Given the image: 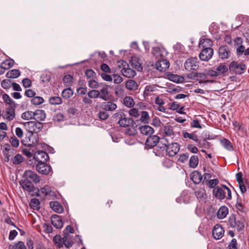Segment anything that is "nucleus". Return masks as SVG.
<instances>
[{"label": "nucleus", "mask_w": 249, "mask_h": 249, "mask_svg": "<svg viewBox=\"0 0 249 249\" xmlns=\"http://www.w3.org/2000/svg\"><path fill=\"white\" fill-rule=\"evenodd\" d=\"M198 164V158L197 156L193 155L189 160V166L191 168H196Z\"/></svg>", "instance_id": "obj_40"}, {"label": "nucleus", "mask_w": 249, "mask_h": 249, "mask_svg": "<svg viewBox=\"0 0 249 249\" xmlns=\"http://www.w3.org/2000/svg\"><path fill=\"white\" fill-rule=\"evenodd\" d=\"M34 119L36 121L44 120L46 118V113L43 110L37 109L34 112Z\"/></svg>", "instance_id": "obj_25"}, {"label": "nucleus", "mask_w": 249, "mask_h": 249, "mask_svg": "<svg viewBox=\"0 0 249 249\" xmlns=\"http://www.w3.org/2000/svg\"><path fill=\"white\" fill-rule=\"evenodd\" d=\"M130 63L131 65L138 71L142 70V67L139 62V59L136 56H132L131 58Z\"/></svg>", "instance_id": "obj_30"}, {"label": "nucleus", "mask_w": 249, "mask_h": 249, "mask_svg": "<svg viewBox=\"0 0 249 249\" xmlns=\"http://www.w3.org/2000/svg\"><path fill=\"white\" fill-rule=\"evenodd\" d=\"M126 116V115L124 112L119 111L115 113L113 117L115 121H118V123L123 120L124 118H125Z\"/></svg>", "instance_id": "obj_45"}, {"label": "nucleus", "mask_w": 249, "mask_h": 249, "mask_svg": "<svg viewBox=\"0 0 249 249\" xmlns=\"http://www.w3.org/2000/svg\"><path fill=\"white\" fill-rule=\"evenodd\" d=\"M229 213V210L226 206L221 207L217 212V218H225Z\"/></svg>", "instance_id": "obj_33"}, {"label": "nucleus", "mask_w": 249, "mask_h": 249, "mask_svg": "<svg viewBox=\"0 0 249 249\" xmlns=\"http://www.w3.org/2000/svg\"><path fill=\"white\" fill-rule=\"evenodd\" d=\"M125 87L129 90H135L138 89V84L134 80L130 79L126 82Z\"/></svg>", "instance_id": "obj_31"}, {"label": "nucleus", "mask_w": 249, "mask_h": 249, "mask_svg": "<svg viewBox=\"0 0 249 249\" xmlns=\"http://www.w3.org/2000/svg\"><path fill=\"white\" fill-rule=\"evenodd\" d=\"M234 44L236 48V55L238 56L242 55L245 49L243 45V39L241 37H236L234 40Z\"/></svg>", "instance_id": "obj_12"}, {"label": "nucleus", "mask_w": 249, "mask_h": 249, "mask_svg": "<svg viewBox=\"0 0 249 249\" xmlns=\"http://www.w3.org/2000/svg\"><path fill=\"white\" fill-rule=\"evenodd\" d=\"M37 171L43 175H48L52 171L51 166L46 162L38 163L36 165Z\"/></svg>", "instance_id": "obj_11"}, {"label": "nucleus", "mask_w": 249, "mask_h": 249, "mask_svg": "<svg viewBox=\"0 0 249 249\" xmlns=\"http://www.w3.org/2000/svg\"><path fill=\"white\" fill-rule=\"evenodd\" d=\"M86 76L88 78L94 79L96 77V73L92 70H88L85 72Z\"/></svg>", "instance_id": "obj_54"}, {"label": "nucleus", "mask_w": 249, "mask_h": 249, "mask_svg": "<svg viewBox=\"0 0 249 249\" xmlns=\"http://www.w3.org/2000/svg\"><path fill=\"white\" fill-rule=\"evenodd\" d=\"M117 108V105L111 102H107L105 106H104V109L107 111H113L115 110Z\"/></svg>", "instance_id": "obj_48"}, {"label": "nucleus", "mask_w": 249, "mask_h": 249, "mask_svg": "<svg viewBox=\"0 0 249 249\" xmlns=\"http://www.w3.org/2000/svg\"><path fill=\"white\" fill-rule=\"evenodd\" d=\"M48 154L42 150H38L35 152L34 156V159L38 163L46 162L49 160Z\"/></svg>", "instance_id": "obj_10"}, {"label": "nucleus", "mask_w": 249, "mask_h": 249, "mask_svg": "<svg viewBox=\"0 0 249 249\" xmlns=\"http://www.w3.org/2000/svg\"><path fill=\"white\" fill-rule=\"evenodd\" d=\"M228 71V67L225 64H221L216 68V71L218 73H224Z\"/></svg>", "instance_id": "obj_51"}, {"label": "nucleus", "mask_w": 249, "mask_h": 249, "mask_svg": "<svg viewBox=\"0 0 249 249\" xmlns=\"http://www.w3.org/2000/svg\"><path fill=\"white\" fill-rule=\"evenodd\" d=\"M139 130L142 134L146 136H150L154 133V129L147 125L141 126L139 127Z\"/></svg>", "instance_id": "obj_22"}, {"label": "nucleus", "mask_w": 249, "mask_h": 249, "mask_svg": "<svg viewBox=\"0 0 249 249\" xmlns=\"http://www.w3.org/2000/svg\"><path fill=\"white\" fill-rule=\"evenodd\" d=\"M218 53L220 58L222 59H225L229 57L231 54V52L228 46L225 45L219 48L218 50Z\"/></svg>", "instance_id": "obj_18"}, {"label": "nucleus", "mask_w": 249, "mask_h": 249, "mask_svg": "<svg viewBox=\"0 0 249 249\" xmlns=\"http://www.w3.org/2000/svg\"><path fill=\"white\" fill-rule=\"evenodd\" d=\"M9 249H27L24 243L22 241H18L10 244Z\"/></svg>", "instance_id": "obj_36"}, {"label": "nucleus", "mask_w": 249, "mask_h": 249, "mask_svg": "<svg viewBox=\"0 0 249 249\" xmlns=\"http://www.w3.org/2000/svg\"><path fill=\"white\" fill-rule=\"evenodd\" d=\"M98 117L101 120H105L108 118L109 114L106 110L102 111L99 113Z\"/></svg>", "instance_id": "obj_61"}, {"label": "nucleus", "mask_w": 249, "mask_h": 249, "mask_svg": "<svg viewBox=\"0 0 249 249\" xmlns=\"http://www.w3.org/2000/svg\"><path fill=\"white\" fill-rule=\"evenodd\" d=\"M164 145L166 147V153L169 157H174L179 151L180 146L178 143H172L168 145L166 144Z\"/></svg>", "instance_id": "obj_8"}, {"label": "nucleus", "mask_w": 249, "mask_h": 249, "mask_svg": "<svg viewBox=\"0 0 249 249\" xmlns=\"http://www.w3.org/2000/svg\"><path fill=\"white\" fill-rule=\"evenodd\" d=\"M16 106H6L5 109L2 111V117L6 121H11L15 117Z\"/></svg>", "instance_id": "obj_3"}, {"label": "nucleus", "mask_w": 249, "mask_h": 249, "mask_svg": "<svg viewBox=\"0 0 249 249\" xmlns=\"http://www.w3.org/2000/svg\"><path fill=\"white\" fill-rule=\"evenodd\" d=\"M188 77L189 79H196L199 80L200 84H206L208 83H213V81L212 80H206L207 78L206 73H194L192 72L188 75Z\"/></svg>", "instance_id": "obj_5"}, {"label": "nucleus", "mask_w": 249, "mask_h": 249, "mask_svg": "<svg viewBox=\"0 0 249 249\" xmlns=\"http://www.w3.org/2000/svg\"><path fill=\"white\" fill-rule=\"evenodd\" d=\"M50 207L56 213H60L63 211V208L62 205L57 201H53L50 202Z\"/></svg>", "instance_id": "obj_23"}, {"label": "nucleus", "mask_w": 249, "mask_h": 249, "mask_svg": "<svg viewBox=\"0 0 249 249\" xmlns=\"http://www.w3.org/2000/svg\"><path fill=\"white\" fill-rule=\"evenodd\" d=\"M72 95L73 91L70 88L65 89L62 92V95L66 99L70 98Z\"/></svg>", "instance_id": "obj_49"}, {"label": "nucleus", "mask_w": 249, "mask_h": 249, "mask_svg": "<svg viewBox=\"0 0 249 249\" xmlns=\"http://www.w3.org/2000/svg\"><path fill=\"white\" fill-rule=\"evenodd\" d=\"M100 92V98L101 99L107 100V95L108 94V90L107 88H102Z\"/></svg>", "instance_id": "obj_52"}, {"label": "nucleus", "mask_w": 249, "mask_h": 249, "mask_svg": "<svg viewBox=\"0 0 249 249\" xmlns=\"http://www.w3.org/2000/svg\"><path fill=\"white\" fill-rule=\"evenodd\" d=\"M34 112L27 111L21 114V118L24 120H30L34 119Z\"/></svg>", "instance_id": "obj_46"}, {"label": "nucleus", "mask_w": 249, "mask_h": 249, "mask_svg": "<svg viewBox=\"0 0 249 249\" xmlns=\"http://www.w3.org/2000/svg\"><path fill=\"white\" fill-rule=\"evenodd\" d=\"M88 96L91 98L100 97V92L97 90H92L88 92Z\"/></svg>", "instance_id": "obj_53"}, {"label": "nucleus", "mask_w": 249, "mask_h": 249, "mask_svg": "<svg viewBox=\"0 0 249 249\" xmlns=\"http://www.w3.org/2000/svg\"><path fill=\"white\" fill-rule=\"evenodd\" d=\"M113 79V82L116 84H119L122 82L123 81V78L122 77L116 74L112 75V80Z\"/></svg>", "instance_id": "obj_60"}, {"label": "nucleus", "mask_w": 249, "mask_h": 249, "mask_svg": "<svg viewBox=\"0 0 249 249\" xmlns=\"http://www.w3.org/2000/svg\"><path fill=\"white\" fill-rule=\"evenodd\" d=\"M14 61L12 59H6L0 64V68L3 70H6L13 66Z\"/></svg>", "instance_id": "obj_35"}, {"label": "nucleus", "mask_w": 249, "mask_h": 249, "mask_svg": "<svg viewBox=\"0 0 249 249\" xmlns=\"http://www.w3.org/2000/svg\"><path fill=\"white\" fill-rule=\"evenodd\" d=\"M88 85L92 89H97L99 87V84L94 79L89 80Z\"/></svg>", "instance_id": "obj_57"}, {"label": "nucleus", "mask_w": 249, "mask_h": 249, "mask_svg": "<svg viewBox=\"0 0 249 249\" xmlns=\"http://www.w3.org/2000/svg\"><path fill=\"white\" fill-rule=\"evenodd\" d=\"M122 73L124 76L128 78H132L134 77L136 73L135 71L130 68H124L121 70Z\"/></svg>", "instance_id": "obj_26"}, {"label": "nucleus", "mask_w": 249, "mask_h": 249, "mask_svg": "<svg viewBox=\"0 0 249 249\" xmlns=\"http://www.w3.org/2000/svg\"><path fill=\"white\" fill-rule=\"evenodd\" d=\"M9 141L12 146L18 147L19 146V141L15 136L12 137Z\"/></svg>", "instance_id": "obj_58"}, {"label": "nucleus", "mask_w": 249, "mask_h": 249, "mask_svg": "<svg viewBox=\"0 0 249 249\" xmlns=\"http://www.w3.org/2000/svg\"><path fill=\"white\" fill-rule=\"evenodd\" d=\"M52 224L56 229H61L64 224L62 219H51Z\"/></svg>", "instance_id": "obj_39"}, {"label": "nucleus", "mask_w": 249, "mask_h": 249, "mask_svg": "<svg viewBox=\"0 0 249 249\" xmlns=\"http://www.w3.org/2000/svg\"><path fill=\"white\" fill-rule=\"evenodd\" d=\"M129 115L135 118H138L139 116L138 110L136 108H132L129 110Z\"/></svg>", "instance_id": "obj_59"}, {"label": "nucleus", "mask_w": 249, "mask_h": 249, "mask_svg": "<svg viewBox=\"0 0 249 249\" xmlns=\"http://www.w3.org/2000/svg\"><path fill=\"white\" fill-rule=\"evenodd\" d=\"M161 131L164 137H173L174 135L173 127L169 125H164L162 128Z\"/></svg>", "instance_id": "obj_24"}, {"label": "nucleus", "mask_w": 249, "mask_h": 249, "mask_svg": "<svg viewBox=\"0 0 249 249\" xmlns=\"http://www.w3.org/2000/svg\"><path fill=\"white\" fill-rule=\"evenodd\" d=\"M168 78L174 82L181 83L184 81V78L182 76L177 74H169L167 75Z\"/></svg>", "instance_id": "obj_32"}, {"label": "nucleus", "mask_w": 249, "mask_h": 249, "mask_svg": "<svg viewBox=\"0 0 249 249\" xmlns=\"http://www.w3.org/2000/svg\"><path fill=\"white\" fill-rule=\"evenodd\" d=\"M141 122L145 124L148 123L150 121V116L148 112L143 111L141 113V116L140 118Z\"/></svg>", "instance_id": "obj_42"}, {"label": "nucleus", "mask_w": 249, "mask_h": 249, "mask_svg": "<svg viewBox=\"0 0 249 249\" xmlns=\"http://www.w3.org/2000/svg\"><path fill=\"white\" fill-rule=\"evenodd\" d=\"M213 54V50L212 48H204L202 49L199 57L201 60L207 61L212 57Z\"/></svg>", "instance_id": "obj_9"}, {"label": "nucleus", "mask_w": 249, "mask_h": 249, "mask_svg": "<svg viewBox=\"0 0 249 249\" xmlns=\"http://www.w3.org/2000/svg\"><path fill=\"white\" fill-rule=\"evenodd\" d=\"M2 99L4 102L6 103V106H15L16 104L14 101L7 94L5 93L2 95Z\"/></svg>", "instance_id": "obj_38"}, {"label": "nucleus", "mask_w": 249, "mask_h": 249, "mask_svg": "<svg viewBox=\"0 0 249 249\" xmlns=\"http://www.w3.org/2000/svg\"><path fill=\"white\" fill-rule=\"evenodd\" d=\"M26 130L33 133L37 134L43 128V124L38 121H30L23 123Z\"/></svg>", "instance_id": "obj_2"}, {"label": "nucleus", "mask_w": 249, "mask_h": 249, "mask_svg": "<svg viewBox=\"0 0 249 249\" xmlns=\"http://www.w3.org/2000/svg\"><path fill=\"white\" fill-rule=\"evenodd\" d=\"M23 178H26L27 180H31V182L37 183L40 181L39 177L34 172L31 170H27L25 171L23 175Z\"/></svg>", "instance_id": "obj_13"}, {"label": "nucleus", "mask_w": 249, "mask_h": 249, "mask_svg": "<svg viewBox=\"0 0 249 249\" xmlns=\"http://www.w3.org/2000/svg\"><path fill=\"white\" fill-rule=\"evenodd\" d=\"M189 155L187 153H183L180 155L179 157L178 158V161L181 162H184L186 161L189 158Z\"/></svg>", "instance_id": "obj_64"}, {"label": "nucleus", "mask_w": 249, "mask_h": 249, "mask_svg": "<svg viewBox=\"0 0 249 249\" xmlns=\"http://www.w3.org/2000/svg\"><path fill=\"white\" fill-rule=\"evenodd\" d=\"M62 101L60 97L58 96L51 97L49 99V103L51 105H56L62 103Z\"/></svg>", "instance_id": "obj_43"}, {"label": "nucleus", "mask_w": 249, "mask_h": 249, "mask_svg": "<svg viewBox=\"0 0 249 249\" xmlns=\"http://www.w3.org/2000/svg\"><path fill=\"white\" fill-rule=\"evenodd\" d=\"M169 62L167 60L161 59L156 62V68L158 70L163 71L166 70L169 68Z\"/></svg>", "instance_id": "obj_17"}, {"label": "nucleus", "mask_w": 249, "mask_h": 249, "mask_svg": "<svg viewBox=\"0 0 249 249\" xmlns=\"http://www.w3.org/2000/svg\"><path fill=\"white\" fill-rule=\"evenodd\" d=\"M38 140V135L37 134L28 132L23 140V142L27 146H32L37 143Z\"/></svg>", "instance_id": "obj_6"}, {"label": "nucleus", "mask_w": 249, "mask_h": 249, "mask_svg": "<svg viewBox=\"0 0 249 249\" xmlns=\"http://www.w3.org/2000/svg\"><path fill=\"white\" fill-rule=\"evenodd\" d=\"M198 67V61L197 57H190L186 60L184 63V67L188 71L196 70Z\"/></svg>", "instance_id": "obj_7"}, {"label": "nucleus", "mask_w": 249, "mask_h": 249, "mask_svg": "<svg viewBox=\"0 0 249 249\" xmlns=\"http://www.w3.org/2000/svg\"><path fill=\"white\" fill-rule=\"evenodd\" d=\"M159 140L160 138L156 135L150 136L146 141V145L150 147H154L157 145Z\"/></svg>", "instance_id": "obj_21"}, {"label": "nucleus", "mask_w": 249, "mask_h": 249, "mask_svg": "<svg viewBox=\"0 0 249 249\" xmlns=\"http://www.w3.org/2000/svg\"><path fill=\"white\" fill-rule=\"evenodd\" d=\"M213 194L217 199H223L225 197L226 191L222 186H217L213 189Z\"/></svg>", "instance_id": "obj_19"}, {"label": "nucleus", "mask_w": 249, "mask_h": 249, "mask_svg": "<svg viewBox=\"0 0 249 249\" xmlns=\"http://www.w3.org/2000/svg\"><path fill=\"white\" fill-rule=\"evenodd\" d=\"M133 122V119L126 116L120 122H118V124L121 127H127L131 125Z\"/></svg>", "instance_id": "obj_34"}, {"label": "nucleus", "mask_w": 249, "mask_h": 249, "mask_svg": "<svg viewBox=\"0 0 249 249\" xmlns=\"http://www.w3.org/2000/svg\"><path fill=\"white\" fill-rule=\"evenodd\" d=\"M202 178L203 176L199 172L195 171L192 173L191 179L194 183L199 184L202 181Z\"/></svg>", "instance_id": "obj_28"}, {"label": "nucleus", "mask_w": 249, "mask_h": 249, "mask_svg": "<svg viewBox=\"0 0 249 249\" xmlns=\"http://www.w3.org/2000/svg\"><path fill=\"white\" fill-rule=\"evenodd\" d=\"M246 69V66L242 63H239L237 62L233 61L229 66V70L231 72L237 74L243 73Z\"/></svg>", "instance_id": "obj_4"}, {"label": "nucleus", "mask_w": 249, "mask_h": 249, "mask_svg": "<svg viewBox=\"0 0 249 249\" xmlns=\"http://www.w3.org/2000/svg\"><path fill=\"white\" fill-rule=\"evenodd\" d=\"M36 196L47 199H56L57 198L55 192L53 191L51 188L48 185H45L38 189L36 193Z\"/></svg>", "instance_id": "obj_1"}, {"label": "nucleus", "mask_w": 249, "mask_h": 249, "mask_svg": "<svg viewBox=\"0 0 249 249\" xmlns=\"http://www.w3.org/2000/svg\"><path fill=\"white\" fill-rule=\"evenodd\" d=\"M183 136L184 138H188L192 140L197 143V145L199 147H201L200 141L198 139V136L195 134V133H188L187 132L183 131L182 132Z\"/></svg>", "instance_id": "obj_20"}, {"label": "nucleus", "mask_w": 249, "mask_h": 249, "mask_svg": "<svg viewBox=\"0 0 249 249\" xmlns=\"http://www.w3.org/2000/svg\"><path fill=\"white\" fill-rule=\"evenodd\" d=\"M20 75V71L17 69H13L9 71L6 74L8 78L15 79L18 77Z\"/></svg>", "instance_id": "obj_29"}, {"label": "nucleus", "mask_w": 249, "mask_h": 249, "mask_svg": "<svg viewBox=\"0 0 249 249\" xmlns=\"http://www.w3.org/2000/svg\"><path fill=\"white\" fill-rule=\"evenodd\" d=\"M190 125L192 127L197 128L201 129L202 126L200 125L199 122L197 119H194L192 122L191 123Z\"/></svg>", "instance_id": "obj_63"}, {"label": "nucleus", "mask_w": 249, "mask_h": 249, "mask_svg": "<svg viewBox=\"0 0 249 249\" xmlns=\"http://www.w3.org/2000/svg\"><path fill=\"white\" fill-rule=\"evenodd\" d=\"M212 233L213 238L216 240H218L223 236L224 230L220 225L216 224L213 227Z\"/></svg>", "instance_id": "obj_14"}, {"label": "nucleus", "mask_w": 249, "mask_h": 249, "mask_svg": "<svg viewBox=\"0 0 249 249\" xmlns=\"http://www.w3.org/2000/svg\"><path fill=\"white\" fill-rule=\"evenodd\" d=\"M29 205L32 209L37 210L40 208V202L36 198H33L30 201Z\"/></svg>", "instance_id": "obj_41"}, {"label": "nucleus", "mask_w": 249, "mask_h": 249, "mask_svg": "<svg viewBox=\"0 0 249 249\" xmlns=\"http://www.w3.org/2000/svg\"><path fill=\"white\" fill-rule=\"evenodd\" d=\"M213 45V41L209 38H202L200 40L199 43V46L200 48H212L211 46Z\"/></svg>", "instance_id": "obj_27"}, {"label": "nucleus", "mask_w": 249, "mask_h": 249, "mask_svg": "<svg viewBox=\"0 0 249 249\" xmlns=\"http://www.w3.org/2000/svg\"><path fill=\"white\" fill-rule=\"evenodd\" d=\"M1 85L3 89H8L11 87V83L9 80L4 79L1 82Z\"/></svg>", "instance_id": "obj_62"}, {"label": "nucleus", "mask_w": 249, "mask_h": 249, "mask_svg": "<svg viewBox=\"0 0 249 249\" xmlns=\"http://www.w3.org/2000/svg\"><path fill=\"white\" fill-rule=\"evenodd\" d=\"M229 224L231 227L236 228L237 231L243 230L244 228V224L240 219H229Z\"/></svg>", "instance_id": "obj_15"}, {"label": "nucleus", "mask_w": 249, "mask_h": 249, "mask_svg": "<svg viewBox=\"0 0 249 249\" xmlns=\"http://www.w3.org/2000/svg\"><path fill=\"white\" fill-rule=\"evenodd\" d=\"M63 239L61 238L60 236L59 235H56L53 238V241L55 244L59 248L62 246Z\"/></svg>", "instance_id": "obj_50"}, {"label": "nucleus", "mask_w": 249, "mask_h": 249, "mask_svg": "<svg viewBox=\"0 0 249 249\" xmlns=\"http://www.w3.org/2000/svg\"><path fill=\"white\" fill-rule=\"evenodd\" d=\"M44 99L40 96H35L31 100L32 103L35 106L41 105L44 103Z\"/></svg>", "instance_id": "obj_44"}, {"label": "nucleus", "mask_w": 249, "mask_h": 249, "mask_svg": "<svg viewBox=\"0 0 249 249\" xmlns=\"http://www.w3.org/2000/svg\"><path fill=\"white\" fill-rule=\"evenodd\" d=\"M221 142L222 146L227 150L231 151L233 149L231 142L227 139H224L221 140Z\"/></svg>", "instance_id": "obj_47"}, {"label": "nucleus", "mask_w": 249, "mask_h": 249, "mask_svg": "<svg viewBox=\"0 0 249 249\" xmlns=\"http://www.w3.org/2000/svg\"><path fill=\"white\" fill-rule=\"evenodd\" d=\"M23 161V158L20 154L16 155L13 160V163L15 164H19Z\"/></svg>", "instance_id": "obj_55"}, {"label": "nucleus", "mask_w": 249, "mask_h": 249, "mask_svg": "<svg viewBox=\"0 0 249 249\" xmlns=\"http://www.w3.org/2000/svg\"><path fill=\"white\" fill-rule=\"evenodd\" d=\"M156 89V87L155 85H147L145 87L144 93L148 95L149 92L154 91Z\"/></svg>", "instance_id": "obj_56"}, {"label": "nucleus", "mask_w": 249, "mask_h": 249, "mask_svg": "<svg viewBox=\"0 0 249 249\" xmlns=\"http://www.w3.org/2000/svg\"><path fill=\"white\" fill-rule=\"evenodd\" d=\"M124 104L127 107H132L135 105V102L133 98L130 96H126L124 98Z\"/></svg>", "instance_id": "obj_37"}, {"label": "nucleus", "mask_w": 249, "mask_h": 249, "mask_svg": "<svg viewBox=\"0 0 249 249\" xmlns=\"http://www.w3.org/2000/svg\"><path fill=\"white\" fill-rule=\"evenodd\" d=\"M19 184L21 187L25 191L28 192H33L34 190V186L31 180H27L23 178L19 181Z\"/></svg>", "instance_id": "obj_16"}]
</instances>
